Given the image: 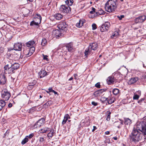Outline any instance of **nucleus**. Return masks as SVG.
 <instances>
[{
  "label": "nucleus",
  "mask_w": 146,
  "mask_h": 146,
  "mask_svg": "<svg viewBox=\"0 0 146 146\" xmlns=\"http://www.w3.org/2000/svg\"><path fill=\"white\" fill-rule=\"evenodd\" d=\"M130 136L131 141L135 143L140 141L143 138L144 135H146V121H141L137 123Z\"/></svg>",
  "instance_id": "f257e3e1"
},
{
  "label": "nucleus",
  "mask_w": 146,
  "mask_h": 146,
  "mask_svg": "<svg viewBox=\"0 0 146 146\" xmlns=\"http://www.w3.org/2000/svg\"><path fill=\"white\" fill-rule=\"evenodd\" d=\"M116 0H109L105 4L106 11L109 13L115 11L117 7Z\"/></svg>",
  "instance_id": "f03ea898"
},
{
  "label": "nucleus",
  "mask_w": 146,
  "mask_h": 146,
  "mask_svg": "<svg viewBox=\"0 0 146 146\" xmlns=\"http://www.w3.org/2000/svg\"><path fill=\"white\" fill-rule=\"evenodd\" d=\"M60 11L61 13L67 14L71 13V8L65 5H62L60 7Z\"/></svg>",
  "instance_id": "7ed1b4c3"
},
{
  "label": "nucleus",
  "mask_w": 146,
  "mask_h": 146,
  "mask_svg": "<svg viewBox=\"0 0 146 146\" xmlns=\"http://www.w3.org/2000/svg\"><path fill=\"white\" fill-rule=\"evenodd\" d=\"M1 97L5 100H8L11 96L10 93L6 89H4L1 92Z\"/></svg>",
  "instance_id": "20e7f679"
},
{
  "label": "nucleus",
  "mask_w": 146,
  "mask_h": 146,
  "mask_svg": "<svg viewBox=\"0 0 146 146\" xmlns=\"http://www.w3.org/2000/svg\"><path fill=\"white\" fill-rule=\"evenodd\" d=\"M4 73L7 74H11L15 72L12 66H11V63L7 64L4 67Z\"/></svg>",
  "instance_id": "39448f33"
},
{
  "label": "nucleus",
  "mask_w": 146,
  "mask_h": 146,
  "mask_svg": "<svg viewBox=\"0 0 146 146\" xmlns=\"http://www.w3.org/2000/svg\"><path fill=\"white\" fill-rule=\"evenodd\" d=\"M58 29L62 32H66L67 30L68 25L65 22H60L58 25Z\"/></svg>",
  "instance_id": "423d86ee"
},
{
  "label": "nucleus",
  "mask_w": 146,
  "mask_h": 146,
  "mask_svg": "<svg viewBox=\"0 0 146 146\" xmlns=\"http://www.w3.org/2000/svg\"><path fill=\"white\" fill-rule=\"evenodd\" d=\"M110 25L109 22H105L100 27V30L102 32L107 31L109 28Z\"/></svg>",
  "instance_id": "0eeeda50"
},
{
  "label": "nucleus",
  "mask_w": 146,
  "mask_h": 146,
  "mask_svg": "<svg viewBox=\"0 0 146 146\" xmlns=\"http://www.w3.org/2000/svg\"><path fill=\"white\" fill-rule=\"evenodd\" d=\"M62 33L60 30L55 29L53 31L52 33V35L54 37H56L57 38H58L62 36Z\"/></svg>",
  "instance_id": "6e6552de"
},
{
  "label": "nucleus",
  "mask_w": 146,
  "mask_h": 146,
  "mask_svg": "<svg viewBox=\"0 0 146 146\" xmlns=\"http://www.w3.org/2000/svg\"><path fill=\"white\" fill-rule=\"evenodd\" d=\"M96 9L92 7V11H90V14L89 15V17L92 18H94L96 16Z\"/></svg>",
  "instance_id": "1a4fd4ad"
},
{
  "label": "nucleus",
  "mask_w": 146,
  "mask_h": 146,
  "mask_svg": "<svg viewBox=\"0 0 146 146\" xmlns=\"http://www.w3.org/2000/svg\"><path fill=\"white\" fill-rule=\"evenodd\" d=\"M146 16L143 15L137 17L135 19V21L136 23H142L144 22L146 19Z\"/></svg>",
  "instance_id": "9d476101"
},
{
  "label": "nucleus",
  "mask_w": 146,
  "mask_h": 146,
  "mask_svg": "<svg viewBox=\"0 0 146 146\" xmlns=\"http://www.w3.org/2000/svg\"><path fill=\"white\" fill-rule=\"evenodd\" d=\"M6 81V78L5 76L3 74H0V84H4Z\"/></svg>",
  "instance_id": "9b49d317"
},
{
  "label": "nucleus",
  "mask_w": 146,
  "mask_h": 146,
  "mask_svg": "<svg viewBox=\"0 0 146 146\" xmlns=\"http://www.w3.org/2000/svg\"><path fill=\"white\" fill-rule=\"evenodd\" d=\"M88 47L92 50H95L98 48V44L96 42L91 43L90 44Z\"/></svg>",
  "instance_id": "f8f14e48"
},
{
  "label": "nucleus",
  "mask_w": 146,
  "mask_h": 146,
  "mask_svg": "<svg viewBox=\"0 0 146 146\" xmlns=\"http://www.w3.org/2000/svg\"><path fill=\"white\" fill-rule=\"evenodd\" d=\"M22 45L21 43H19L15 44L14 46V49L16 50L20 51L21 50Z\"/></svg>",
  "instance_id": "ddd939ff"
},
{
  "label": "nucleus",
  "mask_w": 146,
  "mask_h": 146,
  "mask_svg": "<svg viewBox=\"0 0 146 146\" xmlns=\"http://www.w3.org/2000/svg\"><path fill=\"white\" fill-rule=\"evenodd\" d=\"M37 17L35 18L34 20L36 21V25H38L40 24L41 20V17L40 15L39 14L36 15Z\"/></svg>",
  "instance_id": "4468645a"
},
{
  "label": "nucleus",
  "mask_w": 146,
  "mask_h": 146,
  "mask_svg": "<svg viewBox=\"0 0 146 146\" xmlns=\"http://www.w3.org/2000/svg\"><path fill=\"white\" fill-rule=\"evenodd\" d=\"M104 91V90L102 89L96 91L94 93V95L96 97L100 96Z\"/></svg>",
  "instance_id": "2eb2a0df"
},
{
  "label": "nucleus",
  "mask_w": 146,
  "mask_h": 146,
  "mask_svg": "<svg viewBox=\"0 0 146 146\" xmlns=\"http://www.w3.org/2000/svg\"><path fill=\"white\" fill-rule=\"evenodd\" d=\"M38 74L40 75V77L41 78L45 76L47 74L46 72L44 70L42 69L40 71L38 72Z\"/></svg>",
  "instance_id": "dca6fc26"
},
{
  "label": "nucleus",
  "mask_w": 146,
  "mask_h": 146,
  "mask_svg": "<svg viewBox=\"0 0 146 146\" xmlns=\"http://www.w3.org/2000/svg\"><path fill=\"white\" fill-rule=\"evenodd\" d=\"M115 81V79L112 76L109 77L107 80V82L108 84H113Z\"/></svg>",
  "instance_id": "f3484780"
},
{
  "label": "nucleus",
  "mask_w": 146,
  "mask_h": 146,
  "mask_svg": "<svg viewBox=\"0 0 146 146\" xmlns=\"http://www.w3.org/2000/svg\"><path fill=\"white\" fill-rule=\"evenodd\" d=\"M85 20L84 19L80 20L76 24V26L78 28H80L82 27L85 23Z\"/></svg>",
  "instance_id": "a211bd4d"
},
{
  "label": "nucleus",
  "mask_w": 146,
  "mask_h": 146,
  "mask_svg": "<svg viewBox=\"0 0 146 146\" xmlns=\"http://www.w3.org/2000/svg\"><path fill=\"white\" fill-rule=\"evenodd\" d=\"M120 122L117 121L115 123V125L118 128H121L123 125V121L121 120H120Z\"/></svg>",
  "instance_id": "6ab92c4d"
},
{
  "label": "nucleus",
  "mask_w": 146,
  "mask_h": 146,
  "mask_svg": "<svg viewBox=\"0 0 146 146\" xmlns=\"http://www.w3.org/2000/svg\"><path fill=\"white\" fill-rule=\"evenodd\" d=\"M48 131H49V132L47 134V137H49V139H50V138L52 137L53 135L54 130L52 128H50V130Z\"/></svg>",
  "instance_id": "aec40b11"
},
{
  "label": "nucleus",
  "mask_w": 146,
  "mask_h": 146,
  "mask_svg": "<svg viewBox=\"0 0 146 146\" xmlns=\"http://www.w3.org/2000/svg\"><path fill=\"white\" fill-rule=\"evenodd\" d=\"M35 42L33 40H31L27 42L26 43V45L27 47H31L34 46V45L35 44Z\"/></svg>",
  "instance_id": "412c9836"
},
{
  "label": "nucleus",
  "mask_w": 146,
  "mask_h": 146,
  "mask_svg": "<svg viewBox=\"0 0 146 146\" xmlns=\"http://www.w3.org/2000/svg\"><path fill=\"white\" fill-rule=\"evenodd\" d=\"M11 66H12V68L15 71V70L17 69L20 66V65L17 63H14L13 64L11 63Z\"/></svg>",
  "instance_id": "4be33fe9"
},
{
  "label": "nucleus",
  "mask_w": 146,
  "mask_h": 146,
  "mask_svg": "<svg viewBox=\"0 0 146 146\" xmlns=\"http://www.w3.org/2000/svg\"><path fill=\"white\" fill-rule=\"evenodd\" d=\"M104 13V11L102 9L100 8L98 9H96V16L101 15Z\"/></svg>",
  "instance_id": "5701e85b"
},
{
  "label": "nucleus",
  "mask_w": 146,
  "mask_h": 146,
  "mask_svg": "<svg viewBox=\"0 0 146 146\" xmlns=\"http://www.w3.org/2000/svg\"><path fill=\"white\" fill-rule=\"evenodd\" d=\"M50 130V128L48 127H45L39 130V132L40 133H43L48 132Z\"/></svg>",
  "instance_id": "b1692460"
},
{
  "label": "nucleus",
  "mask_w": 146,
  "mask_h": 146,
  "mask_svg": "<svg viewBox=\"0 0 146 146\" xmlns=\"http://www.w3.org/2000/svg\"><path fill=\"white\" fill-rule=\"evenodd\" d=\"M68 118H70L69 115L68 114H66L64 116V119L62 122V125H64L66 123Z\"/></svg>",
  "instance_id": "393cba45"
},
{
  "label": "nucleus",
  "mask_w": 146,
  "mask_h": 146,
  "mask_svg": "<svg viewBox=\"0 0 146 146\" xmlns=\"http://www.w3.org/2000/svg\"><path fill=\"white\" fill-rule=\"evenodd\" d=\"M92 50L89 48V47H88V48H87L85 51L84 54L86 56H87L88 55L92 53Z\"/></svg>",
  "instance_id": "a878e982"
},
{
  "label": "nucleus",
  "mask_w": 146,
  "mask_h": 146,
  "mask_svg": "<svg viewBox=\"0 0 146 146\" xmlns=\"http://www.w3.org/2000/svg\"><path fill=\"white\" fill-rule=\"evenodd\" d=\"M6 103L4 100H0V111L2 110L3 108L5 106Z\"/></svg>",
  "instance_id": "bb28decb"
},
{
  "label": "nucleus",
  "mask_w": 146,
  "mask_h": 146,
  "mask_svg": "<svg viewBox=\"0 0 146 146\" xmlns=\"http://www.w3.org/2000/svg\"><path fill=\"white\" fill-rule=\"evenodd\" d=\"M138 80V78L137 77L132 78L129 81V83L132 84Z\"/></svg>",
  "instance_id": "cd10ccee"
},
{
  "label": "nucleus",
  "mask_w": 146,
  "mask_h": 146,
  "mask_svg": "<svg viewBox=\"0 0 146 146\" xmlns=\"http://www.w3.org/2000/svg\"><path fill=\"white\" fill-rule=\"evenodd\" d=\"M115 100V98L113 97H109L108 98V104H112L114 102Z\"/></svg>",
  "instance_id": "c85d7f7f"
},
{
  "label": "nucleus",
  "mask_w": 146,
  "mask_h": 146,
  "mask_svg": "<svg viewBox=\"0 0 146 146\" xmlns=\"http://www.w3.org/2000/svg\"><path fill=\"white\" fill-rule=\"evenodd\" d=\"M54 17L56 19L59 20L62 18V16L61 14L59 13H57L54 15Z\"/></svg>",
  "instance_id": "c756f323"
},
{
  "label": "nucleus",
  "mask_w": 146,
  "mask_h": 146,
  "mask_svg": "<svg viewBox=\"0 0 146 146\" xmlns=\"http://www.w3.org/2000/svg\"><path fill=\"white\" fill-rule=\"evenodd\" d=\"M131 123V121L129 118L125 119V124L126 125H130Z\"/></svg>",
  "instance_id": "7c9ffc66"
},
{
  "label": "nucleus",
  "mask_w": 146,
  "mask_h": 146,
  "mask_svg": "<svg viewBox=\"0 0 146 146\" xmlns=\"http://www.w3.org/2000/svg\"><path fill=\"white\" fill-rule=\"evenodd\" d=\"M65 3L69 7L72 5L73 3V0H66L65 2Z\"/></svg>",
  "instance_id": "2f4dec72"
},
{
  "label": "nucleus",
  "mask_w": 146,
  "mask_h": 146,
  "mask_svg": "<svg viewBox=\"0 0 146 146\" xmlns=\"http://www.w3.org/2000/svg\"><path fill=\"white\" fill-rule=\"evenodd\" d=\"M108 98H106L104 97L102 98L101 99V101L102 103L104 104H106V105H107L108 101Z\"/></svg>",
  "instance_id": "473e14b6"
},
{
  "label": "nucleus",
  "mask_w": 146,
  "mask_h": 146,
  "mask_svg": "<svg viewBox=\"0 0 146 146\" xmlns=\"http://www.w3.org/2000/svg\"><path fill=\"white\" fill-rule=\"evenodd\" d=\"M66 47L69 51H71L72 49V43H69L67 44Z\"/></svg>",
  "instance_id": "72a5a7b5"
},
{
  "label": "nucleus",
  "mask_w": 146,
  "mask_h": 146,
  "mask_svg": "<svg viewBox=\"0 0 146 146\" xmlns=\"http://www.w3.org/2000/svg\"><path fill=\"white\" fill-rule=\"evenodd\" d=\"M47 40L45 38L42 39L41 42V45L42 46H45L47 44Z\"/></svg>",
  "instance_id": "f704fd0d"
},
{
  "label": "nucleus",
  "mask_w": 146,
  "mask_h": 146,
  "mask_svg": "<svg viewBox=\"0 0 146 146\" xmlns=\"http://www.w3.org/2000/svg\"><path fill=\"white\" fill-rule=\"evenodd\" d=\"M42 126L38 121H37L34 125L33 126L34 128H38L40 127L41 126Z\"/></svg>",
  "instance_id": "c9c22d12"
},
{
  "label": "nucleus",
  "mask_w": 146,
  "mask_h": 146,
  "mask_svg": "<svg viewBox=\"0 0 146 146\" xmlns=\"http://www.w3.org/2000/svg\"><path fill=\"white\" fill-rule=\"evenodd\" d=\"M119 35V33L117 31H115L113 32L111 36V37L112 38H113L114 37H117Z\"/></svg>",
  "instance_id": "e433bc0d"
},
{
  "label": "nucleus",
  "mask_w": 146,
  "mask_h": 146,
  "mask_svg": "<svg viewBox=\"0 0 146 146\" xmlns=\"http://www.w3.org/2000/svg\"><path fill=\"white\" fill-rule=\"evenodd\" d=\"M111 112L110 111H108L107 112V117L106 119V120L107 121H109L110 120V114Z\"/></svg>",
  "instance_id": "4c0bfd02"
},
{
  "label": "nucleus",
  "mask_w": 146,
  "mask_h": 146,
  "mask_svg": "<svg viewBox=\"0 0 146 146\" xmlns=\"http://www.w3.org/2000/svg\"><path fill=\"white\" fill-rule=\"evenodd\" d=\"M45 121V120L44 118H42L39 119L38 121L42 125L44 124Z\"/></svg>",
  "instance_id": "58836bf2"
},
{
  "label": "nucleus",
  "mask_w": 146,
  "mask_h": 146,
  "mask_svg": "<svg viewBox=\"0 0 146 146\" xmlns=\"http://www.w3.org/2000/svg\"><path fill=\"white\" fill-rule=\"evenodd\" d=\"M119 92V90L116 88L113 89V92L114 95H117Z\"/></svg>",
  "instance_id": "ea45409f"
},
{
  "label": "nucleus",
  "mask_w": 146,
  "mask_h": 146,
  "mask_svg": "<svg viewBox=\"0 0 146 146\" xmlns=\"http://www.w3.org/2000/svg\"><path fill=\"white\" fill-rule=\"evenodd\" d=\"M29 141L28 139L26 137L22 141L21 143L22 145H24L27 142Z\"/></svg>",
  "instance_id": "a19ab883"
},
{
  "label": "nucleus",
  "mask_w": 146,
  "mask_h": 146,
  "mask_svg": "<svg viewBox=\"0 0 146 146\" xmlns=\"http://www.w3.org/2000/svg\"><path fill=\"white\" fill-rule=\"evenodd\" d=\"M38 140H39V142L40 143H44L45 141V139H44L43 137H40L39 138Z\"/></svg>",
  "instance_id": "79ce46f5"
},
{
  "label": "nucleus",
  "mask_w": 146,
  "mask_h": 146,
  "mask_svg": "<svg viewBox=\"0 0 146 146\" xmlns=\"http://www.w3.org/2000/svg\"><path fill=\"white\" fill-rule=\"evenodd\" d=\"M35 50V48L33 46H32L30 48L29 51L31 53H33L34 52Z\"/></svg>",
  "instance_id": "37998d69"
},
{
  "label": "nucleus",
  "mask_w": 146,
  "mask_h": 146,
  "mask_svg": "<svg viewBox=\"0 0 146 146\" xmlns=\"http://www.w3.org/2000/svg\"><path fill=\"white\" fill-rule=\"evenodd\" d=\"M36 21H35V20H33L30 23V25L31 26H33V25H36Z\"/></svg>",
  "instance_id": "c03bdc74"
},
{
  "label": "nucleus",
  "mask_w": 146,
  "mask_h": 146,
  "mask_svg": "<svg viewBox=\"0 0 146 146\" xmlns=\"http://www.w3.org/2000/svg\"><path fill=\"white\" fill-rule=\"evenodd\" d=\"M42 56L43 57V59L44 60H46L47 61H48L49 60L48 58V56L46 55H44V54H42Z\"/></svg>",
  "instance_id": "a18cd8bd"
},
{
  "label": "nucleus",
  "mask_w": 146,
  "mask_h": 146,
  "mask_svg": "<svg viewBox=\"0 0 146 146\" xmlns=\"http://www.w3.org/2000/svg\"><path fill=\"white\" fill-rule=\"evenodd\" d=\"M139 98V96L137 94H134L133 96V99L134 100H137Z\"/></svg>",
  "instance_id": "49530a36"
},
{
  "label": "nucleus",
  "mask_w": 146,
  "mask_h": 146,
  "mask_svg": "<svg viewBox=\"0 0 146 146\" xmlns=\"http://www.w3.org/2000/svg\"><path fill=\"white\" fill-rule=\"evenodd\" d=\"M34 135V134L33 133H31L29 135L27 136L26 137H27V138L28 139V138L31 139L32 138L33 136Z\"/></svg>",
  "instance_id": "de8ad7c7"
},
{
  "label": "nucleus",
  "mask_w": 146,
  "mask_h": 146,
  "mask_svg": "<svg viewBox=\"0 0 146 146\" xmlns=\"http://www.w3.org/2000/svg\"><path fill=\"white\" fill-rule=\"evenodd\" d=\"M36 83V80H34L33 81V82L31 83H29V86H32L34 85H35V84Z\"/></svg>",
  "instance_id": "09e8293b"
},
{
  "label": "nucleus",
  "mask_w": 146,
  "mask_h": 146,
  "mask_svg": "<svg viewBox=\"0 0 146 146\" xmlns=\"http://www.w3.org/2000/svg\"><path fill=\"white\" fill-rule=\"evenodd\" d=\"M92 30H94L96 29V24H93L92 25Z\"/></svg>",
  "instance_id": "8fccbe9b"
},
{
  "label": "nucleus",
  "mask_w": 146,
  "mask_h": 146,
  "mask_svg": "<svg viewBox=\"0 0 146 146\" xmlns=\"http://www.w3.org/2000/svg\"><path fill=\"white\" fill-rule=\"evenodd\" d=\"M95 87L97 88H100V83L98 82L97 83H96L95 85Z\"/></svg>",
  "instance_id": "3c124183"
},
{
  "label": "nucleus",
  "mask_w": 146,
  "mask_h": 146,
  "mask_svg": "<svg viewBox=\"0 0 146 146\" xmlns=\"http://www.w3.org/2000/svg\"><path fill=\"white\" fill-rule=\"evenodd\" d=\"M117 17L119 20H121L122 18L124 17V15H121L120 16H117Z\"/></svg>",
  "instance_id": "603ef678"
},
{
  "label": "nucleus",
  "mask_w": 146,
  "mask_h": 146,
  "mask_svg": "<svg viewBox=\"0 0 146 146\" xmlns=\"http://www.w3.org/2000/svg\"><path fill=\"white\" fill-rule=\"evenodd\" d=\"M144 99L142 98L138 101V103L140 104H141L142 102L144 101Z\"/></svg>",
  "instance_id": "864d4df0"
},
{
  "label": "nucleus",
  "mask_w": 146,
  "mask_h": 146,
  "mask_svg": "<svg viewBox=\"0 0 146 146\" xmlns=\"http://www.w3.org/2000/svg\"><path fill=\"white\" fill-rule=\"evenodd\" d=\"M50 101H48L46 103L44 104V106H45V107L46 108L48 106H50L49 102Z\"/></svg>",
  "instance_id": "5fc2aeb1"
},
{
  "label": "nucleus",
  "mask_w": 146,
  "mask_h": 146,
  "mask_svg": "<svg viewBox=\"0 0 146 146\" xmlns=\"http://www.w3.org/2000/svg\"><path fill=\"white\" fill-rule=\"evenodd\" d=\"M92 105L94 106H96L98 105V103L97 102H95L93 101L92 102Z\"/></svg>",
  "instance_id": "6e6d98bb"
},
{
  "label": "nucleus",
  "mask_w": 146,
  "mask_h": 146,
  "mask_svg": "<svg viewBox=\"0 0 146 146\" xmlns=\"http://www.w3.org/2000/svg\"><path fill=\"white\" fill-rule=\"evenodd\" d=\"M48 90L50 92H52V91H53V90L52 89V88H48Z\"/></svg>",
  "instance_id": "4d7b16f0"
},
{
  "label": "nucleus",
  "mask_w": 146,
  "mask_h": 146,
  "mask_svg": "<svg viewBox=\"0 0 146 146\" xmlns=\"http://www.w3.org/2000/svg\"><path fill=\"white\" fill-rule=\"evenodd\" d=\"M97 129L96 127L95 126H93V129L92 130V131H94Z\"/></svg>",
  "instance_id": "13d9d810"
},
{
  "label": "nucleus",
  "mask_w": 146,
  "mask_h": 146,
  "mask_svg": "<svg viewBox=\"0 0 146 146\" xmlns=\"http://www.w3.org/2000/svg\"><path fill=\"white\" fill-rule=\"evenodd\" d=\"M12 106V104L11 103H9L8 105V106L9 108H11Z\"/></svg>",
  "instance_id": "bf43d9fd"
},
{
  "label": "nucleus",
  "mask_w": 146,
  "mask_h": 146,
  "mask_svg": "<svg viewBox=\"0 0 146 146\" xmlns=\"http://www.w3.org/2000/svg\"><path fill=\"white\" fill-rule=\"evenodd\" d=\"M105 134L108 135L110 133V132L109 131H107L105 132Z\"/></svg>",
  "instance_id": "052dcab7"
},
{
  "label": "nucleus",
  "mask_w": 146,
  "mask_h": 146,
  "mask_svg": "<svg viewBox=\"0 0 146 146\" xmlns=\"http://www.w3.org/2000/svg\"><path fill=\"white\" fill-rule=\"evenodd\" d=\"M74 76L75 77V78L76 79V77L77 76V74H74Z\"/></svg>",
  "instance_id": "680f3d73"
},
{
  "label": "nucleus",
  "mask_w": 146,
  "mask_h": 146,
  "mask_svg": "<svg viewBox=\"0 0 146 146\" xmlns=\"http://www.w3.org/2000/svg\"><path fill=\"white\" fill-rule=\"evenodd\" d=\"M113 139H114L115 140H117V137H114L113 138Z\"/></svg>",
  "instance_id": "e2e57ef3"
},
{
  "label": "nucleus",
  "mask_w": 146,
  "mask_h": 146,
  "mask_svg": "<svg viewBox=\"0 0 146 146\" xmlns=\"http://www.w3.org/2000/svg\"><path fill=\"white\" fill-rule=\"evenodd\" d=\"M52 92L54 93L55 94H57V92L55 91L54 90H53V91H52Z\"/></svg>",
  "instance_id": "0e129e2a"
},
{
  "label": "nucleus",
  "mask_w": 146,
  "mask_h": 146,
  "mask_svg": "<svg viewBox=\"0 0 146 146\" xmlns=\"http://www.w3.org/2000/svg\"><path fill=\"white\" fill-rule=\"evenodd\" d=\"M33 110V108H31L30 109L29 111V112L31 113V111Z\"/></svg>",
  "instance_id": "69168bd1"
},
{
  "label": "nucleus",
  "mask_w": 146,
  "mask_h": 146,
  "mask_svg": "<svg viewBox=\"0 0 146 146\" xmlns=\"http://www.w3.org/2000/svg\"><path fill=\"white\" fill-rule=\"evenodd\" d=\"M73 79V78L72 77L69 79V80H71Z\"/></svg>",
  "instance_id": "338daca9"
},
{
  "label": "nucleus",
  "mask_w": 146,
  "mask_h": 146,
  "mask_svg": "<svg viewBox=\"0 0 146 146\" xmlns=\"http://www.w3.org/2000/svg\"><path fill=\"white\" fill-rule=\"evenodd\" d=\"M106 142L109 143H110V140H109L108 141H107Z\"/></svg>",
  "instance_id": "774afa93"
}]
</instances>
